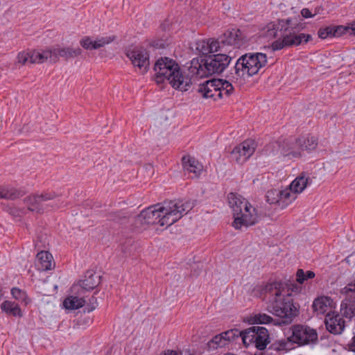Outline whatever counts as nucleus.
<instances>
[{
	"instance_id": "1",
	"label": "nucleus",
	"mask_w": 355,
	"mask_h": 355,
	"mask_svg": "<svg viewBox=\"0 0 355 355\" xmlns=\"http://www.w3.org/2000/svg\"><path fill=\"white\" fill-rule=\"evenodd\" d=\"M304 28V26L299 16L278 19L275 21L268 23L266 26L268 35L279 37L272 43V50L278 51L284 48L297 46L312 40L311 35L301 33Z\"/></svg>"
},
{
	"instance_id": "2",
	"label": "nucleus",
	"mask_w": 355,
	"mask_h": 355,
	"mask_svg": "<svg viewBox=\"0 0 355 355\" xmlns=\"http://www.w3.org/2000/svg\"><path fill=\"white\" fill-rule=\"evenodd\" d=\"M191 202L169 200L162 204L150 206L143 210L137 218L141 224L169 227L187 214L192 208Z\"/></svg>"
},
{
	"instance_id": "3",
	"label": "nucleus",
	"mask_w": 355,
	"mask_h": 355,
	"mask_svg": "<svg viewBox=\"0 0 355 355\" xmlns=\"http://www.w3.org/2000/svg\"><path fill=\"white\" fill-rule=\"evenodd\" d=\"M153 69L155 71V80L157 84L166 80L173 88L186 92L193 83V76L189 70L190 66L182 71L178 64L169 58L158 59Z\"/></svg>"
},
{
	"instance_id": "4",
	"label": "nucleus",
	"mask_w": 355,
	"mask_h": 355,
	"mask_svg": "<svg viewBox=\"0 0 355 355\" xmlns=\"http://www.w3.org/2000/svg\"><path fill=\"white\" fill-rule=\"evenodd\" d=\"M281 284L274 282L268 286L272 299L270 301L267 310L277 317L274 321L275 325L285 326L292 323L299 315L300 306L294 303L289 297H282L280 290Z\"/></svg>"
},
{
	"instance_id": "5",
	"label": "nucleus",
	"mask_w": 355,
	"mask_h": 355,
	"mask_svg": "<svg viewBox=\"0 0 355 355\" xmlns=\"http://www.w3.org/2000/svg\"><path fill=\"white\" fill-rule=\"evenodd\" d=\"M231 60L232 58L223 52L209 55L200 62L198 58H193L191 61L189 69L193 76V81L221 73L230 64Z\"/></svg>"
},
{
	"instance_id": "6",
	"label": "nucleus",
	"mask_w": 355,
	"mask_h": 355,
	"mask_svg": "<svg viewBox=\"0 0 355 355\" xmlns=\"http://www.w3.org/2000/svg\"><path fill=\"white\" fill-rule=\"evenodd\" d=\"M228 202L233 211L234 221L232 226L239 230L242 226H252L258 223L256 209L241 196L230 193Z\"/></svg>"
},
{
	"instance_id": "7",
	"label": "nucleus",
	"mask_w": 355,
	"mask_h": 355,
	"mask_svg": "<svg viewBox=\"0 0 355 355\" xmlns=\"http://www.w3.org/2000/svg\"><path fill=\"white\" fill-rule=\"evenodd\" d=\"M268 63L266 53H249L241 55L236 61L234 70L237 78L245 79L259 73Z\"/></svg>"
},
{
	"instance_id": "8",
	"label": "nucleus",
	"mask_w": 355,
	"mask_h": 355,
	"mask_svg": "<svg viewBox=\"0 0 355 355\" xmlns=\"http://www.w3.org/2000/svg\"><path fill=\"white\" fill-rule=\"evenodd\" d=\"M58 197L59 195L55 192H44L40 195L26 198L24 202L28 210L43 213L45 211L58 209L62 205Z\"/></svg>"
},
{
	"instance_id": "9",
	"label": "nucleus",
	"mask_w": 355,
	"mask_h": 355,
	"mask_svg": "<svg viewBox=\"0 0 355 355\" xmlns=\"http://www.w3.org/2000/svg\"><path fill=\"white\" fill-rule=\"evenodd\" d=\"M215 40L218 51L225 53H230L235 49H239L245 43L239 29L227 31Z\"/></svg>"
},
{
	"instance_id": "10",
	"label": "nucleus",
	"mask_w": 355,
	"mask_h": 355,
	"mask_svg": "<svg viewBox=\"0 0 355 355\" xmlns=\"http://www.w3.org/2000/svg\"><path fill=\"white\" fill-rule=\"evenodd\" d=\"M292 335L289 340L299 346L315 344L318 342V332L316 329L304 324H294L291 327Z\"/></svg>"
},
{
	"instance_id": "11",
	"label": "nucleus",
	"mask_w": 355,
	"mask_h": 355,
	"mask_svg": "<svg viewBox=\"0 0 355 355\" xmlns=\"http://www.w3.org/2000/svg\"><path fill=\"white\" fill-rule=\"evenodd\" d=\"M243 343L245 346L254 343L259 350L266 348L269 342V334L266 328L253 326L243 331Z\"/></svg>"
},
{
	"instance_id": "12",
	"label": "nucleus",
	"mask_w": 355,
	"mask_h": 355,
	"mask_svg": "<svg viewBox=\"0 0 355 355\" xmlns=\"http://www.w3.org/2000/svg\"><path fill=\"white\" fill-rule=\"evenodd\" d=\"M125 55L131 60L135 67L141 70V73H145L149 69L150 60L147 51L141 47H135L126 49Z\"/></svg>"
},
{
	"instance_id": "13",
	"label": "nucleus",
	"mask_w": 355,
	"mask_h": 355,
	"mask_svg": "<svg viewBox=\"0 0 355 355\" xmlns=\"http://www.w3.org/2000/svg\"><path fill=\"white\" fill-rule=\"evenodd\" d=\"M219 84H220V79H212L205 81L202 84H200L198 89V92L205 98H223V93L219 91Z\"/></svg>"
},
{
	"instance_id": "14",
	"label": "nucleus",
	"mask_w": 355,
	"mask_h": 355,
	"mask_svg": "<svg viewBox=\"0 0 355 355\" xmlns=\"http://www.w3.org/2000/svg\"><path fill=\"white\" fill-rule=\"evenodd\" d=\"M324 323L327 329L332 334L339 335L342 334L345 327L343 318L335 312L328 313L325 316Z\"/></svg>"
},
{
	"instance_id": "15",
	"label": "nucleus",
	"mask_w": 355,
	"mask_h": 355,
	"mask_svg": "<svg viewBox=\"0 0 355 355\" xmlns=\"http://www.w3.org/2000/svg\"><path fill=\"white\" fill-rule=\"evenodd\" d=\"M281 156L289 158L302 156L297 145V139L289 138L281 140Z\"/></svg>"
},
{
	"instance_id": "16",
	"label": "nucleus",
	"mask_w": 355,
	"mask_h": 355,
	"mask_svg": "<svg viewBox=\"0 0 355 355\" xmlns=\"http://www.w3.org/2000/svg\"><path fill=\"white\" fill-rule=\"evenodd\" d=\"M82 53L83 51L79 47L73 49L70 46H68L64 48L53 49V53L54 54V58H53V62H57L59 60V57L63 58L64 59L67 60L70 58H74L80 55Z\"/></svg>"
},
{
	"instance_id": "17",
	"label": "nucleus",
	"mask_w": 355,
	"mask_h": 355,
	"mask_svg": "<svg viewBox=\"0 0 355 355\" xmlns=\"http://www.w3.org/2000/svg\"><path fill=\"white\" fill-rule=\"evenodd\" d=\"M101 276L92 270L86 272L85 279L80 281V286L86 291L94 289L100 284Z\"/></svg>"
},
{
	"instance_id": "18",
	"label": "nucleus",
	"mask_w": 355,
	"mask_h": 355,
	"mask_svg": "<svg viewBox=\"0 0 355 355\" xmlns=\"http://www.w3.org/2000/svg\"><path fill=\"white\" fill-rule=\"evenodd\" d=\"M182 162L184 169L189 173H194L196 177L198 176L202 171V166L190 155L183 156Z\"/></svg>"
},
{
	"instance_id": "19",
	"label": "nucleus",
	"mask_w": 355,
	"mask_h": 355,
	"mask_svg": "<svg viewBox=\"0 0 355 355\" xmlns=\"http://www.w3.org/2000/svg\"><path fill=\"white\" fill-rule=\"evenodd\" d=\"M196 50L202 55H207L210 53L218 51L215 39H209L207 41L204 40L198 41L196 43Z\"/></svg>"
},
{
	"instance_id": "20",
	"label": "nucleus",
	"mask_w": 355,
	"mask_h": 355,
	"mask_svg": "<svg viewBox=\"0 0 355 355\" xmlns=\"http://www.w3.org/2000/svg\"><path fill=\"white\" fill-rule=\"evenodd\" d=\"M24 195V192L13 187L0 186V198L13 200Z\"/></svg>"
},
{
	"instance_id": "21",
	"label": "nucleus",
	"mask_w": 355,
	"mask_h": 355,
	"mask_svg": "<svg viewBox=\"0 0 355 355\" xmlns=\"http://www.w3.org/2000/svg\"><path fill=\"white\" fill-rule=\"evenodd\" d=\"M318 144V139L315 137L309 136L297 139V145L300 152L303 150H313L317 148Z\"/></svg>"
},
{
	"instance_id": "22",
	"label": "nucleus",
	"mask_w": 355,
	"mask_h": 355,
	"mask_svg": "<svg viewBox=\"0 0 355 355\" xmlns=\"http://www.w3.org/2000/svg\"><path fill=\"white\" fill-rule=\"evenodd\" d=\"M38 259L37 266L40 270H51L53 265V256L47 251L42 250L37 254Z\"/></svg>"
},
{
	"instance_id": "23",
	"label": "nucleus",
	"mask_w": 355,
	"mask_h": 355,
	"mask_svg": "<svg viewBox=\"0 0 355 355\" xmlns=\"http://www.w3.org/2000/svg\"><path fill=\"white\" fill-rule=\"evenodd\" d=\"M332 300L329 297L322 296L313 301L312 307L314 311L318 314H324L327 311L328 306H330Z\"/></svg>"
},
{
	"instance_id": "24",
	"label": "nucleus",
	"mask_w": 355,
	"mask_h": 355,
	"mask_svg": "<svg viewBox=\"0 0 355 355\" xmlns=\"http://www.w3.org/2000/svg\"><path fill=\"white\" fill-rule=\"evenodd\" d=\"M86 303L83 298H79L76 296H69L63 302V306L66 309L76 310L83 307Z\"/></svg>"
},
{
	"instance_id": "25",
	"label": "nucleus",
	"mask_w": 355,
	"mask_h": 355,
	"mask_svg": "<svg viewBox=\"0 0 355 355\" xmlns=\"http://www.w3.org/2000/svg\"><path fill=\"white\" fill-rule=\"evenodd\" d=\"M308 180V178L302 175L297 177L289 186L291 191L296 194L302 192L307 186Z\"/></svg>"
},
{
	"instance_id": "26",
	"label": "nucleus",
	"mask_w": 355,
	"mask_h": 355,
	"mask_svg": "<svg viewBox=\"0 0 355 355\" xmlns=\"http://www.w3.org/2000/svg\"><path fill=\"white\" fill-rule=\"evenodd\" d=\"M1 309L6 313L12 316H21V311L17 304L10 301H4L1 304Z\"/></svg>"
},
{
	"instance_id": "27",
	"label": "nucleus",
	"mask_w": 355,
	"mask_h": 355,
	"mask_svg": "<svg viewBox=\"0 0 355 355\" xmlns=\"http://www.w3.org/2000/svg\"><path fill=\"white\" fill-rule=\"evenodd\" d=\"M130 216V213L127 210L112 211L107 214L108 219L114 222L123 224L126 223Z\"/></svg>"
},
{
	"instance_id": "28",
	"label": "nucleus",
	"mask_w": 355,
	"mask_h": 355,
	"mask_svg": "<svg viewBox=\"0 0 355 355\" xmlns=\"http://www.w3.org/2000/svg\"><path fill=\"white\" fill-rule=\"evenodd\" d=\"M53 58H54V54L53 53V50H46V51H43L42 53H40L38 51H32L31 64L43 63L44 61L47 60L49 58L53 62Z\"/></svg>"
},
{
	"instance_id": "29",
	"label": "nucleus",
	"mask_w": 355,
	"mask_h": 355,
	"mask_svg": "<svg viewBox=\"0 0 355 355\" xmlns=\"http://www.w3.org/2000/svg\"><path fill=\"white\" fill-rule=\"evenodd\" d=\"M275 319H273L271 316L266 313H257L250 316L248 318V322L251 324H269L273 323Z\"/></svg>"
},
{
	"instance_id": "30",
	"label": "nucleus",
	"mask_w": 355,
	"mask_h": 355,
	"mask_svg": "<svg viewBox=\"0 0 355 355\" xmlns=\"http://www.w3.org/2000/svg\"><path fill=\"white\" fill-rule=\"evenodd\" d=\"M291 341L289 340V337L286 340H277L269 346V349L276 352L279 351H288L293 349Z\"/></svg>"
},
{
	"instance_id": "31",
	"label": "nucleus",
	"mask_w": 355,
	"mask_h": 355,
	"mask_svg": "<svg viewBox=\"0 0 355 355\" xmlns=\"http://www.w3.org/2000/svg\"><path fill=\"white\" fill-rule=\"evenodd\" d=\"M281 207L284 208L291 204L297 198V194L291 191L290 187L281 190Z\"/></svg>"
},
{
	"instance_id": "32",
	"label": "nucleus",
	"mask_w": 355,
	"mask_h": 355,
	"mask_svg": "<svg viewBox=\"0 0 355 355\" xmlns=\"http://www.w3.org/2000/svg\"><path fill=\"white\" fill-rule=\"evenodd\" d=\"M238 146L243 150V155H245V157H248V159L253 155L256 148V144L253 140H245Z\"/></svg>"
},
{
	"instance_id": "33",
	"label": "nucleus",
	"mask_w": 355,
	"mask_h": 355,
	"mask_svg": "<svg viewBox=\"0 0 355 355\" xmlns=\"http://www.w3.org/2000/svg\"><path fill=\"white\" fill-rule=\"evenodd\" d=\"M281 190L270 189L266 193V200L270 205L278 204L281 207Z\"/></svg>"
},
{
	"instance_id": "34",
	"label": "nucleus",
	"mask_w": 355,
	"mask_h": 355,
	"mask_svg": "<svg viewBox=\"0 0 355 355\" xmlns=\"http://www.w3.org/2000/svg\"><path fill=\"white\" fill-rule=\"evenodd\" d=\"M227 345L225 339H224L222 334L216 335L207 343L209 350H214L218 347H225Z\"/></svg>"
},
{
	"instance_id": "35",
	"label": "nucleus",
	"mask_w": 355,
	"mask_h": 355,
	"mask_svg": "<svg viewBox=\"0 0 355 355\" xmlns=\"http://www.w3.org/2000/svg\"><path fill=\"white\" fill-rule=\"evenodd\" d=\"M243 150L239 146H236L231 152L232 159L235 161L239 164H242L245 162L248 159L245 157Z\"/></svg>"
},
{
	"instance_id": "36",
	"label": "nucleus",
	"mask_w": 355,
	"mask_h": 355,
	"mask_svg": "<svg viewBox=\"0 0 355 355\" xmlns=\"http://www.w3.org/2000/svg\"><path fill=\"white\" fill-rule=\"evenodd\" d=\"M219 91H221V93H223V98H228L230 97L234 89L232 85L227 80L220 79V84H219Z\"/></svg>"
},
{
	"instance_id": "37",
	"label": "nucleus",
	"mask_w": 355,
	"mask_h": 355,
	"mask_svg": "<svg viewBox=\"0 0 355 355\" xmlns=\"http://www.w3.org/2000/svg\"><path fill=\"white\" fill-rule=\"evenodd\" d=\"M265 150L268 152L269 155L281 156V140L268 144L266 146Z\"/></svg>"
},
{
	"instance_id": "38",
	"label": "nucleus",
	"mask_w": 355,
	"mask_h": 355,
	"mask_svg": "<svg viewBox=\"0 0 355 355\" xmlns=\"http://www.w3.org/2000/svg\"><path fill=\"white\" fill-rule=\"evenodd\" d=\"M315 272L311 270H308L305 273L302 269H298L296 272L297 282L303 284L305 280L315 277Z\"/></svg>"
},
{
	"instance_id": "39",
	"label": "nucleus",
	"mask_w": 355,
	"mask_h": 355,
	"mask_svg": "<svg viewBox=\"0 0 355 355\" xmlns=\"http://www.w3.org/2000/svg\"><path fill=\"white\" fill-rule=\"evenodd\" d=\"M221 334L223 336L224 339H225L227 344L229 341L233 340L236 338L241 336L243 338V331H239L238 329H230Z\"/></svg>"
},
{
	"instance_id": "40",
	"label": "nucleus",
	"mask_w": 355,
	"mask_h": 355,
	"mask_svg": "<svg viewBox=\"0 0 355 355\" xmlns=\"http://www.w3.org/2000/svg\"><path fill=\"white\" fill-rule=\"evenodd\" d=\"M116 40V36L110 35L107 37H102L97 38L95 41L94 47L96 49H100L105 46V45L110 44Z\"/></svg>"
},
{
	"instance_id": "41",
	"label": "nucleus",
	"mask_w": 355,
	"mask_h": 355,
	"mask_svg": "<svg viewBox=\"0 0 355 355\" xmlns=\"http://www.w3.org/2000/svg\"><path fill=\"white\" fill-rule=\"evenodd\" d=\"M334 27L333 26H328L325 27H321L318 31V35L321 39H326L328 37H333L334 33Z\"/></svg>"
},
{
	"instance_id": "42",
	"label": "nucleus",
	"mask_w": 355,
	"mask_h": 355,
	"mask_svg": "<svg viewBox=\"0 0 355 355\" xmlns=\"http://www.w3.org/2000/svg\"><path fill=\"white\" fill-rule=\"evenodd\" d=\"M17 62L21 64L22 65H25L26 64L30 62L31 63L32 60V51L25 52L22 51L18 53L17 57Z\"/></svg>"
},
{
	"instance_id": "43",
	"label": "nucleus",
	"mask_w": 355,
	"mask_h": 355,
	"mask_svg": "<svg viewBox=\"0 0 355 355\" xmlns=\"http://www.w3.org/2000/svg\"><path fill=\"white\" fill-rule=\"evenodd\" d=\"M333 27H334V31H333L334 36V37H340V36L343 35V34L351 31L352 26H351V23H349V24H348L347 26L340 25V26H333Z\"/></svg>"
},
{
	"instance_id": "44",
	"label": "nucleus",
	"mask_w": 355,
	"mask_h": 355,
	"mask_svg": "<svg viewBox=\"0 0 355 355\" xmlns=\"http://www.w3.org/2000/svg\"><path fill=\"white\" fill-rule=\"evenodd\" d=\"M80 46L86 50H94L96 49L94 47L95 41H92L91 37L85 36L83 37L80 41Z\"/></svg>"
},
{
	"instance_id": "45",
	"label": "nucleus",
	"mask_w": 355,
	"mask_h": 355,
	"mask_svg": "<svg viewBox=\"0 0 355 355\" xmlns=\"http://www.w3.org/2000/svg\"><path fill=\"white\" fill-rule=\"evenodd\" d=\"M11 294L15 299L18 300L24 301L26 298V293L18 288H12L11 290Z\"/></svg>"
},
{
	"instance_id": "46",
	"label": "nucleus",
	"mask_w": 355,
	"mask_h": 355,
	"mask_svg": "<svg viewBox=\"0 0 355 355\" xmlns=\"http://www.w3.org/2000/svg\"><path fill=\"white\" fill-rule=\"evenodd\" d=\"M98 302L96 297L94 295L89 300V302L87 304V306L85 309V311L88 313L93 311L97 306Z\"/></svg>"
},
{
	"instance_id": "47",
	"label": "nucleus",
	"mask_w": 355,
	"mask_h": 355,
	"mask_svg": "<svg viewBox=\"0 0 355 355\" xmlns=\"http://www.w3.org/2000/svg\"><path fill=\"white\" fill-rule=\"evenodd\" d=\"M301 15L304 18H310L314 16L309 8H303L301 11Z\"/></svg>"
},
{
	"instance_id": "48",
	"label": "nucleus",
	"mask_w": 355,
	"mask_h": 355,
	"mask_svg": "<svg viewBox=\"0 0 355 355\" xmlns=\"http://www.w3.org/2000/svg\"><path fill=\"white\" fill-rule=\"evenodd\" d=\"M9 213L12 214V216H17L19 215V211L15 208H10L9 209Z\"/></svg>"
},
{
	"instance_id": "49",
	"label": "nucleus",
	"mask_w": 355,
	"mask_h": 355,
	"mask_svg": "<svg viewBox=\"0 0 355 355\" xmlns=\"http://www.w3.org/2000/svg\"><path fill=\"white\" fill-rule=\"evenodd\" d=\"M351 26L350 35H355V20L351 22Z\"/></svg>"
},
{
	"instance_id": "50",
	"label": "nucleus",
	"mask_w": 355,
	"mask_h": 355,
	"mask_svg": "<svg viewBox=\"0 0 355 355\" xmlns=\"http://www.w3.org/2000/svg\"><path fill=\"white\" fill-rule=\"evenodd\" d=\"M353 258H354L353 255H349V256H348V257L345 259V261H346L349 264H351V262L352 261Z\"/></svg>"
},
{
	"instance_id": "51",
	"label": "nucleus",
	"mask_w": 355,
	"mask_h": 355,
	"mask_svg": "<svg viewBox=\"0 0 355 355\" xmlns=\"http://www.w3.org/2000/svg\"><path fill=\"white\" fill-rule=\"evenodd\" d=\"M351 348L352 351H355V336L353 337Z\"/></svg>"
}]
</instances>
